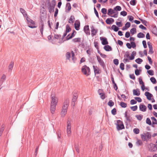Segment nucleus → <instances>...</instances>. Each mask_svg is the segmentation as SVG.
<instances>
[{"label":"nucleus","instance_id":"1","mask_svg":"<svg viewBox=\"0 0 157 157\" xmlns=\"http://www.w3.org/2000/svg\"><path fill=\"white\" fill-rule=\"evenodd\" d=\"M69 104V100L66 99L64 101L61 113V117H64L67 113V109Z\"/></svg>","mask_w":157,"mask_h":157},{"label":"nucleus","instance_id":"2","mask_svg":"<svg viewBox=\"0 0 157 157\" xmlns=\"http://www.w3.org/2000/svg\"><path fill=\"white\" fill-rule=\"evenodd\" d=\"M48 8L49 12L50 13L54 12L55 6L56 5V1L55 0H52V2L51 3H48Z\"/></svg>","mask_w":157,"mask_h":157},{"label":"nucleus","instance_id":"3","mask_svg":"<svg viewBox=\"0 0 157 157\" xmlns=\"http://www.w3.org/2000/svg\"><path fill=\"white\" fill-rule=\"evenodd\" d=\"M26 17V19L28 22V26L29 28H34L37 27V26H35V23L33 21L30 19L28 16Z\"/></svg>","mask_w":157,"mask_h":157},{"label":"nucleus","instance_id":"4","mask_svg":"<svg viewBox=\"0 0 157 157\" xmlns=\"http://www.w3.org/2000/svg\"><path fill=\"white\" fill-rule=\"evenodd\" d=\"M117 130L119 131L124 129V125L122 121L120 120H117Z\"/></svg>","mask_w":157,"mask_h":157},{"label":"nucleus","instance_id":"5","mask_svg":"<svg viewBox=\"0 0 157 157\" xmlns=\"http://www.w3.org/2000/svg\"><path fill=\"white\" fill-rule=\"evenodd\" d=\"M90 69L89 67L86 65L83 66L82 68V72L85 75H89L88 73L90 72Z\"/></svg>","mask_w":157,"mask_h":157},{"label":"nucleus","instance_id":"6","mask_svg":"<svg viewBox=\"0 0 157 157\" xmlns=\"http://www.w3.org/2000/svg\"><path fill=\"white\" fill-rule=\"evenodd\" d=\"M39 27L41 35L43 36V31L44 29V24L43 21L41 20L39 24Z\"/></svg>","mask_w":157,"mask_h":157},{"label":"nucleus","instance_id":"7","mask_svg":"<svg viewBox=\"0 0 157 157\" xmlns=\"http://www.w3.org/2000/svg\"><path fill=\"white\" fill-rule=\"evenodd\" d=\"M149 151L151 152H155L157 149L156 145L153 144L151 143L148 145Z\"/></svg>","mask_w":157,"mask_h":157},{"label":"nucleus","instance_id":"8","mask_svg":"<svg viewBox=\"0 0 157 157\" xmlns=\"http://www.w3.org/2000/svg\"><path fill=\"white\" fill-rule=\"evenodd\" d=\"M97 58L100 65L103 67V69H105L106 67L104 62L99 56H97Z\"/></svg>","mask_w":157,"mask_h":157},{"label":"nucleus","instance_id":"9","mask_svg":"<svg viewBox=\"0 0 157 157\" xmlns=\"http://www.w3.org/2000/svg\"><path fill=\"white\" fill-rule=\"evenodd\" d=\"M71 124L70 121L68 120L67 121V136H70L71 131Z\"/></svg>","mask_w":157,"mask_h":157},{"label":"nucleus","instance_id":"10","mask_svg":"<svg viewBox=\"0 0 157 157\" xmlns=\"http://www.w3.org/2000/svg\"><path fill=\"white\" fill-rule=\"evenodd\" d=\"M129 52L128 51H127L124 55V59H123V62L125 63L127 62H129L128 58H129Z\"/></svg>","mask_w":157,"mask_h":157},{"label":"nucleus","instance_id":"11","mask_svg":"<svg viewBox=\"0 0 157 157\" xmlns=\"http://www.w3.org/2000/svg\"><path fill=\"white\" fill-rule=\"evenodd\" d=\"M51 97L52 98L51 104L56 105L58 102V98L53 95H51Z\"/></svg>","mask_w":157,"mask_h":157},{"label":"nucleus","instance_id":"12","mask_svg":"<svg viewBox=\"0 0 157 157\" xmlns=\"http://www.w3.org/2000/svg\"><path fill=\"white\" fill-rule=\"evenodd\" d=\"M91 35L92 36H94L96 35L98 32V29H95L92 26L91 27Z\"/></svg>","mask_w":157,"mask_h":157},{"label":"nucleus","instance_id":"13","mask_svg":"<svg viewBox=\"0 0 157 157\" xmlns=\"http://www.w3.org/2000/svg\"><path fill=\"white\" fill-rule=\"evenodd\" d=\"M100 39L102 40L101 44L103 45H106L108 44L107 39L106 38L101 37H100Z\"/></svg>","mask_w":157,"mask_h":157},{"label":"nucleus","instance_id":"14","mask_svg":"<svg viewBox=\"0 0 157 157\" xmlns=\"http://www.w3.org/2000/svg\"><path fill=\"white\" fill-rule=\"evenodd\" d=\"M84 31L86 35H89L90 34V30L89 28V26L86 25L84 27Z\"/></svg>","mask_w":157,"mask_h":157},{"label":"nucleus","instance_id":"15","mask_svg":"<svg viewBox=\"0 0 157 157\" xmlns=\"http://www.w3.org/2000/svg\"><path fill=\"white\" fill-rule=\"evenodd\" d=\"M139 108L140 110L142 112H145L147 109L146 106L144 105L140 104L139 105Z\"/></svg>","mask_w":157,"mask_h":157},{"label":"nucleus","instance_id":"16","mask_svg":"<svg viewBox=\"0 0 157 157\" xmlns=\"http://www.w3.org/2000/svg\"><path fill=\"white\" fill-rule=\"evenodd\" d=\"M144 95L147 97V99L149 100H151V98L153 96L152 94L148 92H145Z\"/></svg>","mask_w":157,"mask_h":157},{"label":"nucleus","instance_id":"17","mask_svg":"<svg viewBox=\"0 0 157 157\" xmlns=\"http://www.w3.org/2000/svg\"><path fill=\"white\" fill-rule=\"evenodd\" d=\"M75 28L77 30H78L79 29V27L80 26V22L79 21H76L75 22L74 24Z\"/></svg>","mask_w":157,"mask_h":157},{"label":"nucleus","instance_id":"18","mask_svg":"<svg viewBox=\"0 0 157 157\" xmlns=\"http://www.w3.org/2000/svg\"><path fill=\"white\" fill-rule=\"evenodd\" d=\"M133 95H134L139 96L140 94V92L139 90V89H137L136 90L134 89L133 90Z\"/></svg>","mask_w":157,"mask_h":157},{"label":"nucleus","instance_id":"19","mask_svg":"<svg viewBox=\"0 0 157 157\" xmlns=\"http://www.w3.org/2000/svg\"><path fill=\"white\" fill-rule=\"evenodd\" d=\"M56 105L53 104L51 105L50 110L51 113L52 114L54 113L55 112L56 109Z\"/></svg>","mask_w":157,"mask_h":157},{"label":"nucleus","instance_id":"20","mask_svg":"<svg viewBox=\"0 0 157 157\" xmlns=\"http://www.w3.org/2000/svg\"><path fill=\"white\" fill-rule=\"evenodd\" d=\"M14 65V62L13 61H11L8 66V71H11L13 68Z\"/></svg>","mask_w":157,"mask_h":157},{"label":"nucleus","instance_id":"21","mask_svg":"<svg viewBox=\"0 0 157 157\" xmlns=\"http://www.w3.org/2000/svg\"><path fill=\"white\" fill-rule=\"evenodd\" d=\"M104 48L106 51H110L112 50L111 47L108 45H105Z\"/></svg>","mask_w":157,"mask_h":157},{"label":"nucleus","instance_id":"22","mask_svg":"<svg viewBox=\"0 0 157 157\" xmlns=\"http://www.w3.org/2000/svg\"><path fill=\"white\" fill-rule=\"evenodd\" d=\"M145 138H146L147 141L151 138V133L149 132H147L145 133Z\"/></svg>","mask_w":157,"mask_h":157},{"label":"nucleus","instance_id":"23","mask_svg":"<svg viewBox=\"0 0 157 157\" xmlns=\"http://www.w3.org/2000/svg\"><path fill=\"white\" fill-rule=\"evenodd\" d=\"M77 97L76 95H74L72 99V105H73V106H74L75 105V102L77 100Z\"/></svg>","mask_w":157,"mask_h":157},{"label":"nucleus","instance_id":"24","mask_svg":"<svg viewBox=\"0 0 157 157\" xmlns=\"http://www.w3.org/2000/svg\"><path fill=\"white\" fill-rule=\"evenodd\" d=\"M20 12L23 14L24 16L26 17L27 16V14L25 10L23 8H20Z\"/></svg>","mask_w":157,"mask_h":157},{"label":"nucleus","instance_id":"25","mask_svg":"<svg viewBox=\"0 0 157 157\" xmlns=\"http://www.w3.org/2000/svg\"><path fill=\"white\" fill-rule=\"evenodd\" d=\"M76 33V31L74 30H73V32L71 33V35L70 36V37L69 38H68L67 39V40H68L71 39L75 35V34Z\"/></svg>","mask_w":157,"mask_h":157},{"label":"nucleus","instance_id":"26","mask_svg":"<svg viewBox=\"0 0 157 157\" xmlns=\"http://www.w3.org/2000/svg\"><path fill=\"white\" fill-rule=\"evenodd\" d=\"M111 29L113 30L115 32H117L119 29V28L116 25H113L112 26Z\"/></svg>","mask_w":157,"mask_h":157},{"label":"nucleus","instance_id":"27","mask_svg":"<svg viewBox=\"0 0 157 157\" xmlns=\"http://www.w3.org/2000/svg\"><path fill=\"white\" fill-rule=\"evenodd\" d=\"M152 33L154 35L157 36V28L155 25L153 28Z\"/></svg>","mask_w":157,"mask_h":157},{"label":"nucleus","instance_id":"28","mask_svg":"<svg viewBox=\"0 0 157 157\" xmlns=\"http://www.w3.org/2000/svg\"><path fill=\"white\" fill-rule=\"evenodd\" d=\"M71 7L70 3L69 2L67 3L66 4V9H67L68 10V11L69 12L71 10Z\"/></svg>","mask_w":157,"mask_h":157},{"label":"nucleus","instance_id":"29","mask_svg":"<svg viewBox=\"0 0 157 157\" xmlns=\"http://www.w3.org/2000/svg\"><path fill=\"white\" fill-rule=\"evenodd\" d=\"M66 59L67 60H70V58L71 57V53L70 52H67L65 55Z\"/></svg>","mask_w":157,"mask_h":157},{"label":"nucleus","instance_id":"30","mask_svg":"<svg viewBox=\"0 0 157 157\" xmlns=\"http://www.w3.org/2000/svg\"><path fill=\"white\" fill-rule=\"evenodd\" d=\"M71 30V29L68 25H67L66 26V29L65 32L66 33L69 32Z\"/></svg>","mask_w":157,"mask_h":157},{"label":"nucleus","instance_id":"31","mask_svg":"<svg viewBox=\"0 0 157 157\" xmlns=\"http://www.w3.org/2000/svg\"><path fill=\"white\" fill-rule=\"evenodd\" d=\"M81 38L79 37L73 39L72 41L74 43L79 42H81Z\"/></svg>","mask_w":157,"mask_h":157},{"label":"nucleus","instance_id":"32","mask_svg":"<svg viewBox=\"0 0 157 157\" xmlns=\"http://www.w3.org/2000/svg\"><path fill=\"white\" fill-rule=\"evenodd\" d=\"M137 36L139 38H142L145 37V35L143 33L140 32L138 34Z\"/></svg>","mask_w":157,"mask_h":157},{"label":"nucleus","instance_id":"33","mask_svg":"<svg viewBox=\"0 0 157 157\" xmlns=\"http://www.w3.org/2000/svg\"><path fill=\"white\" fill-rule=\"evenodd\" d=\"M93 68L95 74H99V69L98 68L97 69L94 66H93Z\"/></svg>","mask_w":157,"mask_h":157},{"label":"nucleus","instance_id":"34","mask_svg":"<svg viewBox=\"0 0 157 157\" xmlns=\"http://www.w3.org/2000/svg\"><path fill=\"white\" fill-rule=\"evenodd\" d=\"M5 128L4 126L3 125H2L1 126L0 130V136H1L2 135V133L3 132V131H4Z\"/></svg>","mask_w":157,"mask_h":157},{"label":"nucleus","instance_id":"35","mask_svg":"<svg viewBox=\"0 0 157 157\" xmlns=\"http://www.w3.org/2000/svg\"><path fill=\"white\" fill-rule=\"evenodd\" d=\"M135 117L138 120L140 121L143 118V115H136Z\"/></svg>","mask_w":157,"mask_h":157},{"label":"nucleus","instance_id":"36","mask_svg":"<svg viewBox=\"0 0 157 157\" xmlns=\"http://www.w3.org/2000/svg\"><path fill=\"white\" fill-rule=\"evenodd\" d=\"M120 105L122 107L124 108H126L127 106V103L123 102H121Z\"/></svg>","mask_w":157,"mask_h":157},{"label":"nucleus","instance_id":"37","mask_svg":"<svg viewBox=\"0 0 157 157\" xmlns=\"http://www.w3.org/2000/svg\"><path fill=\"white\" fill-rule=\"evenodd\" d=\"M113 12V10L111 8H110L108 10L107 14L110 16L112 14Z\"/></svg>","mask_w":157,"mask_h":157},{"label":"nucleus","instance_id":"38","mask_svg":"<svg viewBox=\"0 0 157 157\" xmlns=\"http://www.w3.org/2000/svg\"><path fill=\"white\" fill-rule=\"evenodd\" d=\"M138 19L140 20L141 21L142 23L145 26H147V22L146 21L144 20H143L140 18H139Z\"/></svg>","mask_w":157,"mask_h":157},{"label":"nucleus","instance_id":"39","mask_svg":"<svg viewBox=\"0 0 157 157\" xmlns=\"http://www.w3.org/2000/svg\"><path fill=\"white\" fill-rule=\"evenodd\" d=\"M130 32L132 35H134L136 32V29L134 28L130 30Z\"/></svg>","mask_w":157,"mask_h":157},{"label":"nucleus","instance_id":"40","mask_svg":"<svg viewBox=\"0 0 157 157\" xmlns=\"http://www.w3.org/2000/svg\"><path fill=\"white\" fill-rule=\"evenodd\" d=\"M73 19H75L74 17V16H71L68 22L70 23H73L74 22V20H73Z\"/></svg>","mask_w":157,"mask_h":157},{"label":"nucleus","instance_id":"41","mask_svg":"<svg viewBox=\"0 0 157 157\" xmlns=\"http://www.w3.org/2000/svg\"><path fill=\"white\" fill-rule=\"evenodd\" d=\"M136 0H132L130 2V4L132 6H135L136 4Z\"/></svg>","mask_w":157,"mask_h":157},{"label":"nucleus","instance_id":"42","mask_svg":"<svg viewBox=\"0 0 157 157\" xmlns=\"http://www.w3.org/2000/svg\"><path fill=\"white\" fill-rule=\"evenodd\" d=\"M114 105V102L112 100H109L108 103V105L110 107L113 106Z\"/></svg>","mask_w":157,"mask_h":157},{"label":"nucleus","instance_id":"43","mask_svg":"<svg viewBox=\"0 0 157 157\" xmlns=\"http://www.w3.org/2000/svg\"><path fill=\"white\" fill-rule=\"evenodd\" d=\"M151 119L152 120L155 121V122L153 121H152V124H157V120H156V119L154 117H151Z\"/></svg>","mask_w":157,"mask_h":157},{"label":"nucleus","instance_id":"44","mask_svg":"<svg viewBox=\"0 0 157 157\" xmlns=\"http://www.w3.org/2000/svg\"><path fill=\"white\" fill-rule=\"evenodd\" d=\"M135 61L138 64H140L142 62L143 60L140 58H138L136 59Z\"/></svg>","mask_w":157,"mask_h":157},{"label":"nucleus","instance_id":"45","mask_svg":"<svg viewBox=\"0 0 157 157\" xmlns=\"http://www.w3.org/2000/svg\"><path fill=\"white\" fill-rule=\"evenodd\" d=\"M100 95L101 98L102 100L104 99L105 98V94L104 93H100L99 94Z\"/></svg>","mask_w":157,"mask_h":157},{"label":"nucleus","instance_id":"46","mask_svg":"<svg viewBox=\"0 0 157 157\" xmlns=\"http://www.w3.org/2000/svg\"><path fill=\"white\" fill-rule=\"evenodd\" d=\"M121 8L120 6H117L115 8H114V10L116 11H119L121 10Z\"/></svg>","mask_w":157,"mask_h":157},{"label":"nucleus","instance_id":"47","mask_svg":"<svg viewBox=\"0 0 157 157\" xmlns=\"http://www.w3.org/2000/svg\"><path fill=\"white\" fill-rule=\"evenodd\" d=\"M138 107L137 105H136L130 107L131 109L134 111H136Z\"/></svg>","mask_w":157,"mask_h":157},{"label":"nucleus","instance_id":"48","mask_svg":"<svg viewBox=\"0 0 157 157\" xmlns=\"http://www.w3.org/2000/svg\"><path fill=\"white\" fill-rule=\"evenodd\" d=\"M127 12L124 11H121L120 13V14L121 15L123 16H125L127 15Z\"/></svg>","mask_w":157,"mask_h":157},{"label":"nucleus","instance_id":"49","mask_svg":"<svg viewBox=\"0 0 157 157\" xmlns=\"http://www.w3.org/2000/svg\"><path fill=\"white\" fill-rule=\"evenodd\" d=\"M117 113V109L115 108H113L111 110L112 114L113 115H115Z\"/></svg>","mask_w":157,"mask_h":157},{"label":"nucleus","instance_id":"50","mask_svg":"<svg viewBox=\"0 0 157 157\" xmlns=\"http://www.w3.org/2000/svg\"><path fill=\"white\" fill-rule=\"evenodd\" d=\"M133 132L136 134H138L139 133L140 130L138 128H135L133 129Z\"/></svg>","mask_w":157,"mask_h":157},{"label":"nucleus","instance_id":"51","mask_svg":"<svg viewBox=\"0 0 157 157\" xmlns=\"http://www.w3.org/2000/svg\"><path fill=\"white\" fill-rule=\"evenodd\" d=\"M147 72L148 74L151 75H154V71L152 70H148Z\"/></svg>","mask_w":157,"mask_h":157},{"label":"nucleus","instance_id":"52","mask_svg":"<svg viewBox=\"0 0 157 157\" xmlns=\"http://www.w3.org/2000/svg\"><path fill=\"white\" fill-rule=\"evenodd\" d=\"M126 120L129 122L131 121L132 118L130 117L129 115L125 117Z\"/></svg>","mask_w":157,"mask_h":157},{"label":"nucleus","instance_id":"53","mask_svg":"<svg viewBox=\"0 0 157 157\" xmlns=\"http://www.w3.org/2000/svg\"><path fill=\"white\" fill-rule=\"evenodd\" d=\"M149 48V51L148 52V53L151 54H153L154 53V51L153 50L152 46L151 47Z\"/></svg>","mask_w":157,"mask_h":157},{"label":"nucleus","instance_id":"54","mask_svg":"<svg viewBox=\"0 0 157 157\" xmlns=\"http://www.w3.org/2000/svg\"><path fill=\"white\" fill-rule=\"evenodd\" d=\"M71 58L72 60L74 62H75V54L74 52L73 51H72L71 52Z\"/></svg>","mask_w":157,"mask_h":157},{"label":"nucleus","instance_id":"55","mask_svg":"<svg viewBox=\"0 0 157 157\" xmlns=\"http://www.w3.org/2000/svg\"><path fill=\"white\" fill-rule=\"evenodd\" d=\"M101 12L104 14H105L107 13V9L105 8L102 9L101 10Z\"/></svg>","mask_w":157,"mask_h":157},{"label":"nucleus","instance_id":"56","mask_svg":"<svg viewBox=\"0 0 157 157\" xmlns=\"http://www.w3.org/2000/svg\"><path fill=\"white\" fill-rule=\"evenodd\" d=\"M146 122L147 124H148L150 125H151V121L150 119L148 118H147L146 120Z\"/></svg>","mask_w":157,"mask_h":157},{"label":"nucleus","instance_id":"57","mask_svg":"<svg viewBox=\"0 0 157 157\" xmlns=\"http://www.w3.org/2000/svg\"><path fill=\"white\" fill-rule=\"evenodd\" d=\"M98 44V42L97 41H95L94 42V46L97 50H98L99 49Z\"/></svg>","mask_w":157,"mask_h":157},{"label":"nucleus","instance_id":"58","mask_svg":"<svg viewBox=\"0 0 157 157\" xmlns=\"http://www.w3.org/2000/svg\"><path fill=\"white\" fill-rule=\"evenodd\" d=\"M120 68L122 70H123L124 69V64L123 63H120Z\"/></svg>","mask_w":157,"mask_h":157},{"label":"nucleus","instance_id":"59","mask_svg":"<svg viewBox=\"0 0 157 157\" xmlns=\"http://www.w3.org/2000/svg\"><path fill=\"white\" fill-rule=\"evenodd\" d=\"M134 98L139 102H141L142 101L140 97H135Z\"/></svg>","mask_w":157,"mask_h":157},{"label":"nucleus","instance_id":"60","mask_svg":"<svg viewBox=\"0 0 157 157\" xmlns=\"http://www.w3.org/2000/svg\"><path fill=\"white\" fill-rule=\"evenodd\" d=\"M141 137L142 140H143L144 141H147V139L146 138H145V133L144 134H141Z\"/></svg>","mask_w":157,"mask_h":157},{"label":"nucleus","instance_id":"61","mask_svg":"<svg viewBox=\"0 0 157 157\" xmlns=\"http://www.w3.org/2000/svg\"><path fill=\"white\" fill-rule=\"evenodd\" d=\"M142 44L144 48H147L146 42L145 40H144L142 41Z\"/></svg>","mask_w":157,"mask_h":157},{"label":"nucleus","instance_id":"62","mask_svg":"<svg viewBox=\"0 0 157 157\" xmlns=\"http://www.w3.org/2000/svg\"><path fill=\"white\" fill-rule=\"evenodd\" d=\"M110 18H108L105 20V22L107 24H111Z\"/></svg>","mask_w":157,"mask_h":157},{"label":"nucleus","instance_id":"63","mask_svg":"<svg viewBox=\"0 0 157 157\" xmlns=\"http://www.w3.org/2000/svg\"><path fill=\"white\" fill-rule=\"evenodd\" d=\"M136 143L138 146L141 145L143 144L141 140H138Z\"/></svg>","mask_w":157,"mask_h":157},{"label":"nucleus","instance_id":"64","mask_svg":"<svg viewBox=\"0 0 157 157\" xmlns=\"http://www.w3.org/2000/svg\"><path fill=\"white\" fill-rule=\"evenodd\" d=\"M116 24L119 27H121L122 26V24L121 21H120V22L117 21L116 22Z\"/></svg>","mask_w":157,"mask_h":157}]
</instances>
